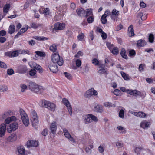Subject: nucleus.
<instances>
[{
	"mask_svg": "<svg viewBox=\"0 0 155 155\" xmlns=\"http://www.w3.org/2000/svg\"><path fill=\"white\" fill-rule=\"evenodd\" d=\"M21 91L22 92H23L27 88V86L25 84H21Z\"/></svg>",
	"mask_w": 155,
	"mask_h": 155,
	"instance_id": "nucleus-62",
	"label": "nucleus"
},
{
	"mask_svg": "<svg viewBox=\"0 0 155 155\" xmlns=\"http://www.w3.org/2000/svg\"><path fill=\"white\" fill-rule=\"evenodd\" d=\"M10 115L9 112H5L3 115L2 116L3 119H4L6 118L7 117Z\"/></svg>",
	"mask_w": 155,
	"mask_h": 155,
	"instance_id": "nucleus-55",
	"label": "nucleus"
},
{
	"mask_svg": "<svg viewBox=\"0 0 155 155\" xmlns=\"http://www.w3.org/2000/svg\"><path fill=\"white\" fill-rule=\"evenodd\" d=\"M57 129L56 123L53 122L51 124L50 130L51 132L53 134L55 133Z\"/></svg>",
	"mask_w": 155,
	"mask_h": 155,
	"instance_id": "nucleus-14",
	"label": "nucleus"
},
{
	"mask_svg": "<svg viewBox=\"0 0 155 155\" xmlns=\"http://www.w3.org/2000/svg\"><path fill=\"white\" fill-rule=\"evenodd\" d=\"M143 149V148L141 146H138L134 150V152L138 154L141 151V150Z\"/></svg>",
	"mask_w": 155,
	"mask_h": 155,
	"instance_id": "nucleus-32",
	"label": "nucleus"
},
{
	"mask_svg": "<svg viewBox=\"0 0 155 155\" xmlns=\"http://www.w3.org/2000/svg\"><path fill=\"white\" fill-rule=\"evenodd\" d=\"M83 55V53L81 51H79L75 55V57L78 58L80 56H82Z\"/></svg>",
	"mask_w": 155,
	"mask_h": 155,
	"instance_id": "nucleus-63",
	"label": "nucleus"
},
{
	"mask_svg": "<svg viewBox=\"0 0 155 155\" xmlns=\"http://www.w3.org/2000/svg\"><path fill=\"white\" fill-rule=\"evenodd\" d=\"M104 105L107 107H111L113 106H114V104H112L109 103V102H106L104 103Z\"/></svg>",
	"mask_w": 155,
	"mask_h": 155,
	"instance_id": "nucleus-50",
	"label": "nucleus"
},
{
	"mask_svg": "<svg viewBox=\"0 0 155 155\" xmlns=\"http://www.w3.org/2000/svg\"><path fill=\"white\" fill-rule=\"evenodd\" d=\"M62 101L64 104L66 106H67L70 105V103L68 100L65 98H63L62 100Z\"/></svg>",
	"mask_w": 155,
	"mask_h": 155,
	"instance_id": "nucleus-51",
	"label": "nucleus"
},
{
	"mask_svg": "<svg viewBox=\"0 0 155 155\" xmlns=\"http://www.w3.org/2000/svg\"><path fill=\"white\" fill-rule=\"evenodd\" d=\"M77 67H80L81 64V61L80 59H77L75 61Z\"/></svg>",
	"mask_w": 155,
	"mask_h": 155,
	"instance_id": "nucleus-59",
	"label": "nucleus"
},
{
	"mask_svg": "<svg viewBox=\"0 0 155 155\" xmlns=\"http://www.w3.org/2000/svg\"><path fill=\"white\" fill-rule=\"evenodd\" d=\"M19 54H28V55H29L30 54V51L28 50H19Z\"/></svg>",
	"mask_w": 155,
	"mask_h": 155,
	"instance_id": "nucleus-30",
	"label": "nucleus"
},
{
	"mask_svg": "<svg viewBox=\"0 0 155 155\" xmlns=\"http://www.w3.org/2000/svg\"><path fill=\"white\" fill-rule=\"evenodd\" d=\"M51 60L53 63L57 64L59 66H62L64 63L63 58L61 57L58 53H53L51 56Z\"/></svg>",
	"mask_w": 155,
	"mask_h": 155,
	"instance_id": "nucleus-1",
	"label": "nucleus"
},
{
	"mask_svg": "<svg viewBox=\"0 0 155 155\" xmlns=\"http://www.w3.org/2000/svg\"><path fill=\"white\" fill-rule=\"evenodd\" d=\"M66 107L70 115L71 116L72 115V108L71 105L70 104Z\"/></svg>",
	"mask_w": 155,
	"mask_h": 155,
	"instance_id": "nucleus-48",
	"label": "nucleus"
},
{
	"mask_svg": "<svg viewBox=\"0 0 155 155\" xmlns=\"http://www.w3.org/2000/svg\"><path fill=\"white\" fill-rule=\"evenodd\" d=\"M120 93V90L117 89H115L114 91V94L116 96L119 95Z\"/></svg>",
	"mask_w": 155,
	"mask_h": 155,
	"instance_id": "nucleus-60",
	"label": "nucleus"
},
{
	"mask_svg": "<svg viewBox=\"0 0 155 155\" xmlns=\"http://www.w3.org/2000/svg\"><path fill=\"white\" fill-rule=\"evenodd\" d=\"M10 8V5L9 4H6L4 6L3 11L4 13H7L8 12Z\"/></svg>",
	"mask_w": 155,
	"mask_h": 155,
	"instance_id": "nucleus-22",
	"label": "nucleus"
},
{
	"mask_svg": "<svg viewBox=\"0 0 155 155\" xmlns=\"http://www.w3.org/2000/svg\"><path fill=\"white\" fill-rule=\"evenodd\" d=\"M76 12L79 16L80 17H82L84 16L85 12L82 8L77 9Z\"/></svg>",
	"mask_w": 155,
	"mask_h": 155,
	"instance_id": "nucleus-16",
	"label": "nucleus"
},
{
	"mask_svg": "<svg viewBox=\"0 0 155 155\" xmlns=\"http://www.w3.org/2000/svg\"><path fill=\"white\" fill-rule=\"evenodd\" d=\"M14 73V70L12 68L8 69L7 70V74L9 75H12Z\"/></svg>",
	"mask_w": 155,
	"mask_h": 155,
	"instance_id": "nucleus-45",
	"label": "nucleus"
},
{
	"mask_svg": "<svg viewBox=\"0 0 155 155\" xmlns=\"http://www.w3.org/2000/svg\"><path fill=\"white\" fill-rule=\"evenodd\" d=\"M7 87L5 85L0 86V91L1 92L5 91L7 90Z\"/></svg>",
	"mask_w": 155,
	"mask_h": 155,
	"instance_id": "nucleus-37",
	"label": "nucleus"
},
{
	"mask_svg": "<svg viewBox=\"0 0 155 155\" xmlns=\"http://www.w3.org/2000/svg\"><path fill=\"white\" fill-rule=\"evenodd\" d=\"M136 55V52L134 50H131L129 51V56L130 57H134Z\"/></svg>",
	"mask_w": 155,
	"mask_h": 155,
	"instance_id": "nucleus-44",
	"label": "nucleus"
},
{
	"mask_svg": "<svg viewBox=\"0 0 155 155\" xmlns=\"http://www.w3.org/2000/svg\"><path fill=\"white\" fill-rule=\"evenodd\" d=\"M119 11L116 9H113L112 12V14L113 15L115 16H117L119 14Z\"/></svg>",
	"mask_w": 155,
	"mask_h": 155,
	"instance_id": "nucleus-56",
	"label": "nucleus"
},
{
	"mask_svg": "<svg viewBox=\"0 0 155 155\" xmlns=\"http://www.w3.org/2000/svg\"><path fill=\"white\" fill-rule=\"evenodd\" d=\"M120 73L122 78L124 80H130V77L128 74H126L122 71L120 72Z\"/></svg>",
	"mask_w": 155,
	"mask_h": 155,
	"instance_id": "nucleus-20",
	"label": "nucleus"
},
{
	"mask_svg": "<svg viewBox=\"0 0 155 155\" xmlns=\"http://www.w3.org/2000/svg\"><path fill=\"white\" fill-rule=\"evenodd\" d=\"M40 25H41L37 24L34 22L31 23L30 25V26L31 28L34 29L37 28Z\"/></svg>",
	"mask_w": 155,
	"mask_h": 155,
	"instance_id": "nucleus-38",
	"label": "nucleus"
},
{
	"mask_svg": "<svg viewBox=\"0 0 155 155\" xmlns=\"http://www.w3.org/2000/svg\"><path fill=\"white\" fill-rule=\"evenodd\" d=\"M9 138L11 141H15L17 139V136L15 134H12L9 137Z\"/></svg>",
	"mask_w": 155,
	"mask_h": 155,
	"instance_id": "nucleus-27",
	"label": "nucleus"
},
{
	"mask_svg": "<svg viewBox=\"0 0 155 155\" xmlns=\"http://www.w3.org/2000/svg\"><path fill=\"white\" fill-rule=\"evenodd\" d=\"M92 13V9H88L86 11V14H85L84 17H87L88 16L91 15Z\"/></svg>",
	"mask_w": 155,
	"mask_h": 155,
	"instance_id": "nucleus-36",
	"label": "nucleus"
},
{
	"mask_svg": "<svg viewBox=\"0 0 155 155\" xmlns=\"http://www.w3.org/2000/svg\"><path fill=\"white\" fill-rule=\"evenodd\" d=\"M106 45L110 51H111L112 49L113 48L114 45L109 42H106Z\"/></svg>",
	"mask_w": 155,
	"mask_h": 155,
	"instance_id": "nucleus-35",
	"label": "nucleus"
},
{
	"mask_svg": "<svg viewBox=\"0 0 155 155\" xmlns=\"http://www.w3.org/2000/svg\"><path fill=\"white\" fill-rule=\"evenodd\" d=\"M20 114L23 124L25 126H28L29 120L27 114L22 109H20Z\"/></svg>",
	"mask_w": 155,
	"mask_h": 155,
	"instance_id": "nucleus-4",
	"label": "nucleus"
},
{
	"mask_svg": "<svg viewBox=\"0 0 155 155\" xmlns=\"http://www.w3.org/2000/svg\"><path fill=\"white\" fill-rule=\"evenodd\" d=\"M124 111L123 109H121L119 111V117L121 118H124Z\"/></svg>",
	"mask_w": 155,
	"mask_h": 155,
	"instance_id": "nucleus-46",
	"label": "nucleus"
},
{
	"mask_svg": "<svg viewBox=\"0 0 155 155\" xmlns=\"http://www.w3.org/2000/svg\"><path fill=\"white\" fill-rule=\"evenodd\" d=\"M114 55H117L119 53V50L118 48L117 47H114L112 49L111 51H110Z\"/></svg>",
	"mask_w": 155,
	"mask_h": 155,
	"instance_id": "nucleus-24",
	"label": "nucleus"
},
{
	"mask_svg": "<svg viewBox=\"0 0 155 155\" xmlns=\"http://www.w3.org/2000/svg\"><path fill=\"white\" fill-rule=\"evenodd\" d=\"M106 17L104 16V15H102L101 17V23L103 24H105L107 22V20L106 19Z\"/></svg>",
	"mask_w": 155,
	"mask_h": 155,
	"instance_id": "nucleus-42",
	"label": "nucleus"
},
{
	"mask_svg": "<svg viewBox=\"0 0 155 155\" xmlns=\"http://www.w3.org/2000/svg\"><path fill=\"white\" fill-rule=\"evenodd\" d=\"M128 31L130 36H133L134 35L133 27L132 25H130L128 27Z\"/></svg>",
	"mask_w": 155,
	"mask_h": 155,
	"instance_id": "nucleus-19",
	"label": "nucleus"
},
{
	"mask_svg": "<svg viewBox=\"0 0 155 155\" xmlns=\"http://www.w3.org/2000/svg\"><path fill=\"white\" fill-rule=\"evenodd\" d=\"M146 114L143 112H138L137 117L140 118H144L146 117Z\"/></svg>",
	"mask_w": 155,
	"mask_h": 155,
	"instance_id": "nucleus-31",
	"label": "nucleus"
},
{
	"mask_svg": "<svg viewBox=\"0 0 155 155\" xmlns=\"http://www.w3.org/2000/svg\"><path fill=\"white\" fill-rule=\"evenodd\" d=\"M116 145L118 148H120L122 147L123 145V143H121V142H118L116 143Z\"/></svg>",
	"mask_w": 155,
	"mask_h": 155,
	"instance_id": "nucleus-64",
	"label": "nucleus"
},
{
	"mask_svg": "<svg viewBox=\"0 0 155 155\" xmlns=\"http://www.w3.org/2000/svg\"><path fill=\"white\" fill-rule=\"evenodd\" d=\"M6 127V125L5 124H1L0 127V137H2L5 135Z\"/></svg>",
	"mask_w": 155,
	"mask_h": 155,
	"instance_id": "nucleus-13",
	"label": "nucleus"
},
{
	"mask_svg": "<svg viewBox=\"0 0 155 155\" xmlns=\"http://www.w3.org/2000/svg\"><path fill=\"white\" fill-rule=\"evenodd\" d=\"M27 70V68L26 66L21 65L18 67L16 71L18 73L24 74L26 73Z\"/></svg>",
	"mask_w": 155,
	"mask_h": 155,
	"instance_id": "nucleus-12",
	"label": "nucleus"
},
{
	"mask_svg": "<svg viewBox=\"0 0 155 155\" xmlns=\"http://www.w3.org/2000/svg\"><path fill=\"white\" fill-rule=\"evenodd\" d=\"M19 54V50L14 51L12 52V57L17 56Z\"/></svg>",
	"mask_w": 155,
	"mask_h": 155,
	"instance_id": "nucleus-34",
	"label": "nucleus"
},
{
	"mask_svg": "<svg viewBox=\"0 0 155 155\" xmlns=\"http://www.w3.org/2000/svg\"><path fill=\"white\" fill-rule=\"evenodd\" d=\"M92 88L87 91L85 94V96L87 97H89L92 95Z\"/></svg>",
	"mask_w": 155,
	"mask_h": 155,
	"instance_id": "nucleus-28",
	"label": "nucleus"
},
{
	"mask_svg": "<svg viewBox=\"0 0 155 155\" xmlns=\"http://www.w3.org/2000/svg\"><path fill=\"white\" fill-rule=\"evenodd\" d=\"M150 125V123L148 122L146 120L142 122L140 124V126L143 129L148 128Z\"/></svg>",
	"mask_w": 155,
	"mask_h": 155,
	"instance_id": "nucleus-15",
	"label": "nucleus"
},
{
	"mask_svg": "<svg viewBox=\"0 0 155 155\" xmlns=\"http://www.w3.org/2000/svg\"><path fill=\"white\" fill-rule=\"evenodd\" d=\"M91 118L89 116H87L85 117V119L84 120V122L85 124H87L92 122L91 120Z\"/></svg>",
	"mask_w": 155,
	"mask_h": 155,
	"instance_id": "nucleus-47",
	"label": "nucleus"
},
{
	"mask_svg": "<svg viewBox=\"0 0 155 155\" xmlns=\"http://www.w3.org/2000/svg\"><path fill=\"white\" fill-rule=\"evenodd\" d=\"M15 30L14 25L13 24H11L9 27L8 30V33L10 34H13L15 32Z\"/></svg>",
	"mask_w": 155,
	"mask_h": 155,
	"instance_id": "nucleus-17",
	"label": "nucleus"
},
{
	"mask_svg": "<svg viewBox=\"0 0 155 155\" xmlns=\"http://www.w3.org/2000/svg\"><path fill=\"white\" fill-rule=\"evenodd\" d=\"M92 63L93 64H94L95 65L97 66L99 65V62L97 59L94 58L92 60Z\"/></svg>",
	"mask_w": 155,
	"mask_h": 155,
	"instance_id": "nucleus-57",
	"label": "nucleus"
},
{
	"mask_svg": "<svg viewBox=\"0 0 155 155\" xmlns=\"http://www.w3.org/2000/svg\"><path fill=\"white\" fill-rule=\"evenodd\" d=\"M64 74L65 75L66 77L68 79H71L72 78L71 75L69 73L65 72L64 73Z\"/></svg>",
	"mask_w": 155,
	"mask_h": 155,
	"instance_id": "nucleus-53",
	"label": "nucleus"
},
{
	"mask_svg": "<svg viewBox=\"0 0 155 155\" xmlns=\"http://www.w3.org/2000/svg\"><path fill=\"white\" fill-rule=\"evenodd\" d=\"M146 45V43L144 40L140 39L137 41V45L138 46L143 47Z\"/></svg>",
	"mask_w": 155,
	"mask_h": 155,
	"instance_id": "nucleus-21",
	"label": "nucleus"
},
{
	"mask_svg": "<svg viewBox=\"0 0 155 155\" xmlns=\"http://www.w3.org/2000/svg\"><path fill=\"white\" fill-rule=\"evenodd\" d=\"M65 27V24L57 22L54 24V30H61L64 29Z\"/></svg>",
	"mask_w": 155,
	"mask_h": 155,
	"instance_id": "nucleus-10",
	"label": "nucleus"
},
{
	"mask_svg": "<svg viewBox=\"0 0 155 155\" xmlns=\"http://www.w3.org/2000/svg\"><path fill=\"white\" fill-rule=\"evenodd\" d=\"M30 120L32 122L33 127L35 129H37L38 126V120L36 113L32 110L31 114Z\"/></svg>",
	"mask_w": 155,
	"mask_h": 155,
	"instance_id": "nucleus-3",
	"label": "nucleus"
},
{
	"mask_svg": "<svg viewBox=\"0 0 155 155\" xmlns=\"http://www.w3.org/2000/svg\"><path fill=\"white\" fill-rule=\"evenodd\" d=\"M88 116L90 117L91 118V120L92 121H93L94 122H97L98 120L97 118L93 114H88Z\"/></svg>",
	"mask_w": 155,
	"mask_h": 155,
	"instance_id": "nucleus-23",
	"label": "nucleus"
},
{
	"mask_svg": "<svg viewBox=\"0 0 155 155\" xmlns=\"http://www.w3.org/2000/svg\"><path fill=\"white\" fill-rule=\"evenodd\" d=\"M63 133L65 137L68 139L72 142L74 143L75 141L74 138L71 136L70 134L68 132V130L66 128H64L63 129Z\"/></svg>",
	"mask_w": 155,
	"mask_h": 155,
	"instance_id": "nucleus-8",
	"label": "nucleus"
},
{
	"mask_svg": "<svg viewBox=\"0 0 155 155\" xmlns=\"http://www.w3.org/2000/svg\"><path fill=\"white\" fill-rule=\"evenodd\" d=\"M42 106L52 111H55L56 107V105L46 100H44L43 101Z\"/></svg>",
	"mask_w": 155,
	"mask_h": 155,
	"instance_id": "nucleus-5",
	"label": "nucleus"
},
{
	"mask_svg": "<svg viewBox=\"0 0 155 155\" xmlns=\"http://www.w3.org/2000/svg\"><path fill=\"white\" fill-rule=\"evenodd\" d=\"M117 128L118 130L122 131L121 132L122 134H125L126 132V130L124 129V127H123L119 126L117 127Z\"/></svg>",
	"mask_w": 155,
	"mask_h": 155,
	"instance_id": "nucleus-54",
	"label": "nucleus"
},
{
	"mask_svg": "<svg viewBox=\"0 0 155 155\" xmlns=\"http://www.w3.org/2000/svg\"><path fill=\"white\" fill-rule=\"evenodd\" d=\"M28 88L31 91L37 94H40L41 92V89L42 87L39 86L35 83L33 82L29 83Z\"/></svg>",
	"mask_w": 155,
	"mask_h": 155,
	"instance_id": "nucleus-2",
	"label": "nucleus"
},
{
	"mask_svg": "<svg viewBox=\"0 0 155 155\" xmlns=\"http://www.w3.org/2000/svg\"><path fill=\"white\" fill-rule=\"evenodd\" d=\"M154 39L153 35L152 34H150L149 36V41L150 42L152 43L153 42Z\"/></svg>",
	"mask_w": 155,
	"mask_h": 155,
	"instance_id": "nucleus-49",
	"label": "nucleus"
},
{
	"mask_svg": "<svg viewBox=\"0 0 155 155\" xmlns=\"http://www.w3.org/2000/svg\"><path fill=\"white\" fill-rule=\"evenodd\" d=\"M95 111L97 112H101L103 111L101 106L97 105L95 107Z\"/></svg>",
	"mask_w": 155,
	"mask_h": 155,
	"instance_id": "nucleus-26",
	"label": "nucleus"
},
{
	"mask_svg": "<svg viewBox=\"0 0 155 155\" xmlns=\"http://www.w3.org/2000/svg\"><path fill=\"white\" fill-rule=\"evenodd\" d=\"M84 37V35L83 33H81L78 36V38L79 40L80 41H82Z\"/></svg>",
	"mask_w": 155,
	"mask_h": 155,
	"instance_id": "nucleus-43",
	"label": "nucleus"
},
{
	"mask_svg": "<svg viewBox=\"0 0 155 155\" xmlns=\"http://www.w3.org/2000/svg\"><path fill=\"white\" fill-rule=\"evenodd\" d=\"M49 49L51 51L53 52H56L57 50L56 45L55 44H53L50 47Z\"/></svg>",
	"mask_w": 155,
	"mask_h": 155,
	"instance_id": "nucleus-33",
	"label": "nucleus"
},
{
	"mask_svg": "<svg viewBox=\"0 0 155 155\" xmlns=\"http://www.w3.org/2000/svg\"><path fill=\"white\" fill-rule=\"evenodd\" d=\"M94 21V18L92 16H91L89 17L87 19V22L89 23H92Z\"/></svg>",
	"mask_w": 155,
	"mask_h": 155,
	"instance_id": "nucleus-58",
	"label": "nucleus"
},
{
	"mask_svg": "<svg viewBox=\"0 0 155 155\" xmlns=\"http://www.w3.org/2000/svg\"><path fill=\"white\" fill-rule=\"evenodd\" d=\"M0 67L4 69H6L7 67L6 64L4 62L1 61H0Z\"/></svg>",
	"mask_w": 155,
	"mask_h": 155,
	"instance_id": "nucleus-52",
	"label": "nucleus"
},
{
	"mask_svg": "<svg viewBox=\"0 0 155 155\" xmlns=\"http://www.w3.org/2000/svg\"><path fill=\"white\" fill-rule=\"evenodd\" d=\"M34 69L37 70V71L40 73H42L43 72L42 69L41 67L38 64V65L34 67Z\"/></svg>",
	"mask_w": 155,
	"mask_h": 155,
	"instance_id": "nucleus-29",
	"label": "nucleus"
},
{
	"mask_svg": "<svg viewBox=\"0 0 155 155\" xmlns=\"http://www.w3.org/2000/svg\"><path fill=\"white\" fill-rule=\"evenodd\" d=\"M126 92L127 93L131 95H133L136 97L140 95L141 94V92L137 90L127 89Z\"/></svg>",
	"mask_w": 155,
	"mask_h": 155,
	"instance_id": "nucleus-7",
	"label": "nucleus"
},
{
	"mask_svg": "<svg viewBox=\"0 0 155 155\" xmlns=\"http://www.w3.org/2000/svg\"><path fill=\"white\" fill-rule=\"evenodd\" d=\"M50 71L53 73H56L58 71V69L56 64L51 63L48 65Z\"/></svg>",
	"mask_w": 155,
	"mask_h": 155,
	"instance_id": "nucleus-11",
	"label": "nucleus"
},
{
	"mask_svg": "<svg viewBox=\"0 0 155 155\" xmlns=\"http://www.w3.org/2000/svg\"><path fill=\"white\" fill-rule=\"evenodd\" d=\"M18 152L21 155H25V150L23 148L20 147L18 149Z\"/></svg>",
	"mask_w": 155,
	"mask_h": 155,
	"instance_id": "nucleus-40",
	"label": "nucleus"
},
{
	"mask_svg": "<svg viewBox=\"0 0 155 155\" xmlns=\"http://www.w3.org/2000/svg\"><path fill=\"white\" fill-rule=\"evenodd\" d=\"M125 53L126 51L125 50L124 48H122L120 52V54L123 58L125 59H127L128 57L126 55Z\"/></svg>",
	"mask_w": 155,
	"mask_h": 155,
	"instance_id": "nucleus-25",
	"label": "nucleus"
},
{
	"mask_svg": "<svg viewBox=\"0 0 155 155\" xmlns=\"http://www.w3.org/2000/svg\"><path fill=\"white\" fill-rule=\"evenodd\" d=\"M98 72L100 74H104L105 75H107L108 74V72L104 68L98 69Z\"/></svg>",
	"mask_w": 155,
	"mask_h": 155,
	"instance_id": "nucleus-18",
	"label": "nucleus"
},
{
	"mask_svg": "<svg viewBox=\"0 0 155 155\" xmlns=\"http://www.w3.org/2000/svg\"><path fill=\"white\" fill-rule=\"evenodd\" d=\"M36 54L38 56L40 57H45V53L42 52H41L39 51H35Z\"/></svg>",
	"mask_w": 155,
	"mask_h": 155,
	"instance_id": "nucleus-39",
	"label": "nucleus"
},
{
	"mask_svg": "<svg viewBox=\"0 0 155 155\" xmlns=\"http://www.w3.org/2000/svg\"><path fill=\"white\" fill-rule=\"evenodd\" d=\"M18 124L17 122H14L11 124L9 127L7 128V131L9 133L12 131H15L18 128Z\"/></svg>",
	"mask_w": 155,
	"mask_h": 155,
	"instance_id": "nucleus-6",
	"label": "nucleus"
},
{
	"mask_svg": "<svg viewBox=\"0 0 155 155\" xmlns=\"http://www.w3.org/2000/svg\"><path fill=\"white\" fill-rule=\"evenodd\" d=\"M49 10L48 8H46L44 9L43 11L44 14L45 15H48L49 14Z\"/></svg>",
	"mask_w": 155,
	"mask_h": 155,
	"instance_id": "nucleus-61",
	"label": "nucleus"
},
{
	"mask_svg": "<svg viewBox=\"0 0 155 155\" xmlns=\"http://www.w3.org/2000/svg\"><path fill=\"white\" fill-rule=\"evenodd\" d=\"M38 144V142L37 141L30 140L27 142L26 145L28 148H29L30 147H36Z\"/></svg>",
	"mask_w": 155,
	"mask_h": 155,
	"instance_id": "nucleus-9",
	"label": "nucleus"
},
{
	"mask_svg": "<svg viewBox=\"0 0 155 155\" xmlns=\"http://www.w3.org/2000/svg\"><path fill=\"white\" fill-rule=\"evenodd\" d=\"M36 74V71L35 69H31L29 71V74L30 76H34L35 78Z\"/></svg>",
	"mask_w": 155,
	"mask_h": 155,
	"instance_id": "nucleus-41",
	"label": "nucleus"
}]
</instances>
